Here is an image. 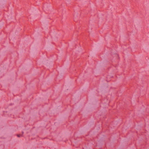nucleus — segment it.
Segmentation results:
<instances>
[{
  "mask_svg": "<svg viewBox=\"0 0 149 149\" xmlns=\"http://www.w3.org/2000/svg\"><path fill=\"white\" fill-rule=\"evenodd\" d=\"M1 138H3L2 137H1Z\"/></svg>",
  "mask_w": 149,
  "mask_h": 149,
  "instance_id": "39448f33",
  "label": "nucleus"
},
{
  "mask_svg": "<svg viewBox=\"0 0 149 149\" xmlns=\"http://www.w3.org/2000/svg\"><path fill=\"white\" fill-rule=\"evenodd\" d=\"M114 55L115 56V59H117L118 58V56L117 55V54H114Z\"/></svg>",
  "mask_w": 149,
  "mask_h": 149,
  "instance_id": "f03ea898",
  "label": "nucleus"
},
{
  "mask_svg": "<svg viewBox=\"0 0 149 149\" xmlns=\"http://www.w3.org/2000/svg\"><path fill=\"white\" fill-rule=\"evenodd\" d=\"M7 112H8L7 111H4L3 114L5 116H9V115L8 114H7Z\"/></svg>",
  "mask_w": 149,
  "mask_h": 149,
  "instance_id": "f257e3e1",
  "label": "nucleus"
},
{
  "mask_svg": "<svg viewBox=\"0 0 149 149\" xmlns=\"http://www.w3.org/2000/svg\"><path fill=\"white\" fill-rule=\"evenodd\" d=\"M24 132L23 131H22V134H21V137H23V134H24Z\"/></svg>",
  "mask_w": 149,
  "mask_h": 149,
  "instance_id": "20e7f679",
  "label": "nucleus"
},
{
  "mask_svg": "<svg viewBox=\"0 0 149 149\" xmlns=\"http://www.w3.org/2000/svg\"><path fill=\"white\" fill-rule=\"evenodd\" d=\"M16 136L18 137L19 138H20L21 136V134H16Z\"/></svg>",
  "mask_w": 149,
  "mask_h": 149,
  "instance_id": "7ed1b4c3",
  "label": "nucleus"
}]
</instances>
